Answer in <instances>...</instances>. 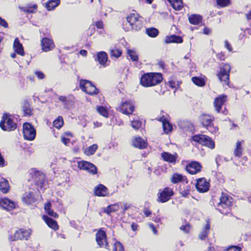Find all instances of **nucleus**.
<instances>
[{
    "label": "nucleus",
    "instance_id": "3",
    "mask_svg": "<svg viewBox=\"0 0 251 251\" xmlns=\"http://www.w3.org/2000/svg\"><path fill=\"white\" fill-rule=\"evenodd\" d=\"M231 203V198L228 197L226 194L222 193L220 198V201L215 206L217 207L216 209L221 213L227 214L229 212Z\"/></svg>",
    "mask_w": 251,
    "mask_h": 251
},
{
    "label": "nucleus",
    "instance_id": "29",
    "mask_svg": "<svg viewBox=\"0 0 251 251\" xmlns=\"http://www.w3.org/2000/svg\"><path fill=\"white\" fill-rule=\"evenodd\" d=\"M165 41L167 44L172 43H181L183 42V39L182 37L178 35H172L170 36H166L165 39Z\"/></svg>",
    "mask_w": 251,
    "mask_h": 251
},
{
    "label": "nucleus",
    "instance_id": "54",
    "mask_svg": "<svg viewBox=\"0 0 251 251\" xmlns=\"http://www.w3.org/2000/svg\"><path fill=\"white\" fill-rule=\"evenodd\" d=\"M240 247L235 246H232L228 248L226 251H240Z\"/></svg>",
    "mask_w": 251,
    "mask_h": 251
},
{
    "label": "nucleus",
    "instance_id": "30",
    "mask_svg": "<svg viewBox=\"0 0 251 251\" xmlns=\"http://www.w3.org/2000/svg\"><path fill=\"white\" fill-rule=\"evenodd\" d=\"M22 110L25 116H30L32 115V110L30 104L27 100H24L22 103Z\"/></svg>",
    "mask_w": 251,
    "mask_h": 251
},
{
    "label": "nucleus",
    "instance_id": "61",
    "mask_svg": "<svg viewBox=\"0 0 251 251\" xmlns=\"http://www.w3.org/2000/svg\"><path fill=\"white\" fill-rule=\"evenodd\" d=\"M96 26L99 29H101L103 28V24L102 21H98L96 23Z\"/></svg>",
    "mask_w": 251,
    "mask_h": 251
},
{
    "label": "nucleus",
    "instance_id": "20",
    "mask_svg": "<svg viewBox=\"0 0 251 251\" xmlns=\"http://www.w3.org/2000/svg\"><path fill=\"white\" fill-rule=\"evenodd\" d=\"M0 206L3 209L7 210H11L13 209L16 206L15 203L8 198H3L0 199Z\"/></svg>",
    "mask_w": 251,
    "mask_h": 251
},
{
    "label": "nucleus",
    "instance_id": "55",
    "mask_svg": "<svg viewBox=\"0 0 251 251\" xmlns=\"http://www.w3.org/2000/svg\"><path fill=\"white\" fill-rule=\"evenodd\" d=\"M35 75L40 79H42L45 78V75L40 71H36L35 72Z\"/></svg>",
    "mask_w": 251,
    "mask_h": 251
},
{
    "label": "nucleus",
    "instance_id": "26",
    "mask_svg": "<svg viewBox=\"0 0 251 251\" xmlns=\"http://www.w3.org/2000/svg\"><path fill=\"white\" fill-rule=\"evenodd\" d=\"M22 200L24 202L28 205L34 203L36 201L32 192H25L22 197Z\"/></svg>",
    "mask_w": 251,
    "mask_h": 251
},
{
    "label": "nucleus",
    "instance_id": "33",
    "mask_svg": "<svg viewBox=\"0 0 251 251\" xmlns=\"http://www.w3.org/2000/svg\"><path fill=\"white\" fill-rule=\"evenodd\" d=\"M182 181H186V183H187V178L182 175L178 173H174L172 175L171 179V181L172 183L176 184Z\"/></svg>",
    "mask_w": 251,
    "mask_h": 251
},
{
    "label": "nucleus",
    "instance_id": "59",
    "mask_svg": "<svg viewBox=\"0 0 251 251\" xmlns=\"http://www.w3.org/2000/svg\"><path fill=\"white\" fill-rule=\"evenodd\" d=\"M150 228L152 230V232L154 234H157V230L155 228L154 225L152 223H149L148 224Z\"/></svg>",
    "mask_w": 251,
    "mask_h": 251
},
{
    "label": "nucleus",
    "instance_id": "8",
    "mask_svg": "<svg viewBox=\"0 0 251 251\" xmlns=\"http://www.w3.org/2000/svg\"><path fill=\"white\" fill-rule=\"evenodd\" d=\"M193 140L211 149L215 148V142L209 136L205 135H195L192 137Z\"/></svg>",
    "mask_w": 251,
    "mask_h": 251
},
{
    "label": "nucleus",
    "instance_id": "5",
    "mask_svg": "<svg viewBox=\"0 0 251 251\" xmlns=\"http://www.w3.org/2000/svg\"><path fill=\"white\" fill-rule=\"evenodd\" d=\"M0 127L4 131H11L17 128V124L13 122L11 115L4 113L0 122Z\"/></svg>",
    "mask_w": 251,
    "mask_h": 251
},
{
    "label": "nucleus",
    "instance_id": "36",
    "mask_svg": "<svg viewBox=\"0 0 251 251\" xmlns=\"http://www.w3.org/2000/svg\"><path fill=\"white\" fill-rule=\"evenodd\" d=\"M210 228V225L209 223H207L205 226L203 227L202 231L199 234V238L201 240H203L205 239L207 237L209 230Z\"/></svg>",
    "mask_w": 251,
    "mask_h": 251
},
{
    "label": "nucleus",
    "instance_id": "53",
    "mask_svg": "<svg viewBox=\"0 0 251 251\" xmlns=\"http://www.w3.org/2000/svg\"><path fill=\"white\" fill-rule=\"evenodd\" d=\"M59 100L63 103V105L66 107L68 105V101L67 100V98L65 96H61L58 98Z\"/></svg>",
    "mask_w": 251,
    "mask_h": 251
},
{
    "label": "nucleus",
    "instance_id": "1",
    "mask_svg": "<svg viewBox=\"0 0 251 251\" xmlns=\"http://www.w3.org/2000/svg\"><path fill=\"white\" fill-rule=\"evenodd\" d=\"M143 27V18L136 13L130 14L127 16L126 21L123 23V27L125 31L130 29L138 31Z\"/></svg>",
    "mask_w": 251,
    "mask_h": 251
},
{
    "label": "nucleus",
    "instance_id": "40",
    "mask_svg": "<svg viewBox=\"0 0 251 251\" xmlns=\"http://www.w3.org/2000/svg\"><path fill=\"white\" fill-rule=\"evenodd\" d=\"M97 149L98 145L97 144H93L85 149L84 153L87 155H93L95 153Z\"/></svg>",
    "mask_w": 251,
    "mask_h": 251
},
{
    "label": "nucleus",
    "instance_id": "63",
    "mask_svg": "<svg viewBox=\"0 0 251 251\" xmlns=\"http://www.w3.org/2000/svg\"><path fill=\"white\" fill-rule=\"evenodd\" d=\"M144 213L146 217H149L151 214V212L147 209H145L144 210Z\"/></svg>",
    "mask_w": 251,
    "mask_h": 251
},
{
    "label": "nucleus",
    "instance_id": "57",
    "mask_svg": "<svg viewBox=\"0 0 251 251\" xmlns=\"http://www.w3.org/2000/svg\"><path fill=\"white\" fill-rule=\"evenodd\" d=\"M0 25L4 27V28H8V25L7 22L3 19H2L1 17H0Z\"/></svg>",
    "mask_w": 251,
    "mask_h": 251
},
{
    "label": "nucleus",
    "instance_id": "39",
    "mask_svg": "<svg viewBox=\"0 0 251 251\" xmlns=\"http://www.w3.org/2000/svg\"><path fill=\"white\" fill-rule=\"evenodd\" d=\"M147 34L151 37H155L159 34L158 30L155 27L148 28L146 30Z\"/></svg>",
    "mask_w": 251,
    "mask_h": 251
},
{
    "label": "nucleus",
    "instance_id": "51",
    "mask_svg": "<svg viewBox=\"0 0 251 251\" xmlns=\"http://www.w3.org/2000/svg\"><path fill=\"white\" fill-rule=\"evenodd\" d=\"M142 123L138 120H133L131 122V126L132 127L135 129H138L141 127Z\"/></svg>",
    "mask_w": 251,
    "mask_h": 251
},
{
    "label": "nucleus",
    "instance_id": "58",
    "mask_svg": "<svg viewBox=\"0 0 251 251\" xmlns=\"http://www.w3.org/2000/svg\"><path fill=\"white\" fill-rule=\"evenodd\" d=\"M225 47L226 49H227V50L229 51H230V52L232 51V47H231V45L230 44V43L227 40H226L225 41Z\"/></svg>",
    "mask_w": 251,
    "mask_h": 251
},
{
    "label": "nucleus",
    "instance_id": "35",
    "mask_svg": "<svg viewBox=\"0 0 251 251\" xmlns=\"http://www.w3.org/2000/svg\"><path fill=\"white\" fill-rule=\"evenodd\" d=\"M120 209V205L119 203L111 204L108 206L107 207L104 208L103 212L107 213L108 215H110L112 212H115Z\"/></svg>",
    "mask_w": 251,
    "mask_h": 251
},
{
    "label": "nucleus",
    "instance_id": "22",
    "mask_svg": "<svg viewBox=\"0 0 251 251\" xmlns=\"http://www.w3.org/2000/svg\"><path fill=\"white\" fill-rule=\"evenodd\" d=\"M132 145L137 148L143 149L147 147V143L140 137H134L132 139Z\"/></svg>",
    "mask_w": 251,
    "mask_h": 251
},
{
    "label": "nucleus",
    "instance_id": "49",
    "mask_svg": "<svg viewBox=\"0 0 251 251\" xmlns=\"http://www.w3.org/2000/svg\"><path fill=\"white\" fill-rule=\"evenodd\" d=\"M217 4L221 7H226L230 4V0H217Z\"/></svg>",
    "mask_w": 251,
    "mask_h": 251
},
{
    "label": "nucleus",
    "instance_id": "37",
    "mask_svg": "<svg viewBox=\"0 0 251 251\" xmlns=\"http://www.w3.org/2000/svg\"><path fill=\"white\" fill-rule=\"evenodd\" d=\"M60 3V0H50L46 4V7L48 10H51L57 7Z\"/></svg>",
    "mask_w": 251,
    "mask_h": 251
},
{
    "label": "nucleus",
    "instance_id": "11",
    "mask_svg": "<svg viewBox=\"0 0 251 251\" xmlns=\"http://www.w3.org/2000/svg\"><path fill=\"white\" fill-rule=\"evenodd\" d=\"M31 230L30 229H20V230H17L14 233L13 236H11L9 237V240L10 242L14 241L17 240H28L30 234Z\"/></svg>",
    "mask_w": 251,
    "mask_h": 251
},
{
    "label": "nucleus",
    "instance_id": "12",
    "mask_svg": "<svg viewBox=\"0 0 251 251\" xmlns=\"http://www.w3.org/2000/svg\"><path fill=\"white\" fill-rule=\"evenodd\" d=\"M78 167L82 170L86 171L92 175H96L97 174V168L93 164L86 161H80L77 162Z\"/></svg>",
    "mask_w": 251,
    "mask_h": 251
},
{
    "label": "nucleus",
    "instance_id": "34",
    "mask_svg": "<svg viewBox=\"0 0 251 251\" xmlns=\"http://www.w3.org/2000/svg\"><path fill=\"white\" fill-rule=\"evenodd\" d=\"M37 9L36 4H28L27 5L21 8V10L26 13H34Z\"/></svg>",
    "mask_w": 251,
    "mask_h": 251
},
{
    "label": "nucleus",
    "instance_id": "48",
    "mask_svg": "<svg viewBox=\"0 0 251 251\" xmlns=\"http://www.w3.org/2000/svg\"><path fill=\"white\" fill-rule=\"evenodd\" d=\"M122 54L121 50L118 49H114L110 50L111 56L116 58L119 57Z\"/></svg>",
    "mask_w": 251,
    "mask_h": 251
},
{
    "label": "nucleus",
    "instance_id": "44",
    "mask_svg": "<svg viewBox=\"0 0 251 251\" xmlns=\"http://www.w3.org/2000/svg\"><path fill=\"white\" fill-rule=\"evenodd\" d=\"M190 188L189 186L180 187L179 189V193L183 197H187L190 194Z\"/></svg>",
    "mask_w": 251,
    "mask_h": 251
},
{
    "label": "nucleus",
    "instance_id": "32",
    "mask_svg": "<svg viewBox=\"0 0 251 251\" xmlns=\"http://www.w3.org/2000/svg\"><path fill=\"white\" fill-rule=\"evenodd\" d=\"M188 19L191 24L197 25L202 22V17L199 14H192L189 17Z\"/></svg>",
    "mask_w": 251,
    "mask_h": 251
},
{
    "label": "nucleus",
    "instance_id": "62",
    "mask_svg": "<svg viewBox=\"0 0 251 251\" xmlns=\"http://www.w3.org/2000/svg\"><path fill=\"white\" fill-rule=\"evenodd\" d=\"M61 141L63 144H64L65 145H67L70 142V139L67 138L65 137H61Z\"/></svg>",
    "mask_w": 251,
    "mask_h": 251
},
{
    "label": "nucleus",
    "instance_id": "10",
    "mask_svg": "<svg viewBox=\"0 0 251 251\" xmlns=\"http://www.w3.org/2000/svg\"><path fill=\"white\" fill-rule=\"evenodd\" d=\"M31 171V173H33V177L35 180V185L38 187V191L43 190L46 182L45 174L35 169H32Z\"/></svg>",
    "mask_w": 251,
    "mask_h": 251
},
{
    "label": "nucleus",
    "instance_id": "43",
    "mask_svg": "<svg viewBox=\"0 0 251 251\" xmlns=\"http://www.w3.org/2000/svg\"><path fill=\"white\" fill-rule=\"evenodd\" d=\"M241 141H238L236 143V148L234 150V154L235 156L240 157L242 153V149L241 148Z\"/></svg>",
    "mask_w": 251,
    "mask_h": 251
},
{
    "label": "nucleus",
    "instance_id": "31",
    "mask_svg": "<svg viewBox=\"0 0 251 251\" xmlns=\"http://www.w3.org/2000/svg\"><path fill=\"white\" fill-rule=\"evenodd\" d=\"M160 122H162V126L164 131L165 133H169L171 132L173 129V126L172 125L163 117L160 118L159 119Z\"/></svg>",
    "mask_w": 251,
    "mask_h": 251
},
{
    "label": "nucleus",
    "instance_id": "19",
    "mask_svg": "<svg viewBox=\"0 0 251 251\" xmlns=\"http://www.w3.org/2000/svg\"><path fill=\"white\" fill-rule=\"evenodd\" d=\"M42 49L44 51H48L54 48L53 41L48 38H43L41 40Z\"/></svg>",
    "mask_w": 251,
    "mask_h": 251
},
{
    "label": "nucleus",
    "instance_id": "9",
    "mask_svg": "<svg viewBox=\"0 0 251 251\" xmlns=\"http://www.w3.org/2000/svg\"><path fill=\"white\" fill-rule=\"evenodd\" d=\"M23 135L25 139L29 141L33 140L36 136V130L29 123H25L23 125Z\"/></svg>",
    "mask_w": 251,
    "mask_h": 251
},
{
    "label": "nucleus",
    "instance_id": "23",
    "mask_svg": "<svg viewBox=\"0 0 251 251\" xmlns=\"http://www.w3.org/2000/svg\"><path fill=\"white\" fill-rule=\"evenodd\" d=\"M96 60L98 61L99 64L103 67H106L108 65L107 62L108 61V56L107 53L104 51H100L97 53Z\"/></svg>",
    "mask_w": 251,
    "mask_h": 251
},
{
    "label": "nucleus",
    "instance_id": "60",
    "mask_svg": "<svg viewBox=\"0 0 251 251\" xmlns=\"http://www.w3.org/2000/svg\"><path fill=\"white\" fill-rule=\"evenodd\" d=\"M6 165L4 159L0 153V167H3Z\"/></svg>",
    "mask_w": 251,
    "mask_h": 251
},
{
    "label": "nucleus",
    "instance_id": "47",
    "mask_svg": "<svg viewBox=\"0 0 251 251\" xmlns=\"http://www.w3.org/2000/svg\"><path fill=\"white\" fill-rule=\"evenodd\" d=\"M172 7L176 10H180L183 7L182 0H177L171 3Z\"/></svg>",
    "mask_w": 251,
    "mask_h": 251
},
{
    "label": "nucleus",
    "instance_id": "28",
    "mask_svg": "<svg viewBox=\"0 0 251 251\" xmlns=\"http://www.w3.org/2000/svg\"><path fill=\"white\" fill-rule=\"evenodd\" d=\"M43 217L46 223L51 228L54 230L58 229V226L56 221L53 220L52 219L46 215H44Z\"/></svg>",
    "mask_w": 251,
    "mask_h": 251
},
{
    "label": "nucleus",
    "instance_id": "42",
    "mask_svg": "<svg viewBox=\"0 0 251 251\" xmlns=\"http://www.w3.org/2000/svg\"><path fill=\"white\" fill-rule=\"evenodd\" d=\"M127 53L133 61L138 60V55L135 50L127 49Z\"/></svg>",
    "mask_w": 251,
    "mask_h": 251
},
{
    "label": "nucleus",
    "instance_id": "24",
    "mask_svg": "<svg viewBox=\"0 0 251 251\" xmlns=\"http://www.w3.org/2000/svg\"><path fill=\"white\" fill-rule=\"evenodd\" d=\"M94 194L99 197H105L107 195V188L102 184H99L94 188Z\"/></svg>",
    "mask_w": 251,
    "mask_h": 251
},
{
    "label": "nucleus",
    "instance_id": "18",
    "mask_svg": "<svg viewBox=\"0 0 251 251\" xmlns=\"http://www.w3.org/2000/svg\"><path fill=\"white\" fill-rule=\"evenodd\" d=\"M196 187L197 190L201 193L206 192L209 190V183L204 178H200L197 180Z\"/></svg>",
    "mask_w": 251,
    "mask_h": 251
},
{
    "label": "nucleus",
    "instance_id": "6",
    "mask_svg": "<svg viewBox=\"0 0 251 251\" xmlns=\"http://www.w3.org/2000/svg\"><path fill=\"white\" fill-rule=\"evenodd\" d=\"M230 69V66L228 64H222L220 67V70L217 75L223 85H228Z\"/></svg>",
    "mask_w": 251,
    "mask_h": 251
},
{
    "label": "nucleus",
    "instance_id": "13",
    "mask_svg": "<svg viewBox=\"0 0 251 251\" xmlns=\"http://www.w3.org/2000/svg\"><path fill=\"white\" fill-rule=\"evenodd\" d=\"M173 195V190L170 188L166 187L162 191H161V190H159V192L158 194L157 201L162 203L167 202Z\"/></svg>",
    "mask_w": 251,
    "mask_h": 251
},
{
    "label": "nucleus",
    "instance_id": "41",
    "mask_svg": "<svg viewBox=\"0 0 251 251\" xmlns=\"http://www.w3.org/2000/svg\"><path fill=\"white\" fill-rule=\"evenodd\" d=\"M192 81L195 84L200 87L203 86L205 84L204 80L200 77H193Z\"/></svg>",
    "mask_w": 251,
    "mask_h": 251
},
{
    "label": "nucleus",
    "instance_id": "17",
    "mask_svg": "<svg viewBox=\"0 0 251 251\" xmlns=\"http://www.w3.org/2000/svg\"><path fill=\"white\" fill-rule=\"evenodd\" d=\"M201 165L197 161H193L186 166V171L190 174L194 175L201 171Z\"/></svg>",
    "mask_w": 251,
    "mask_h": 251
},
{
    "label": "nucleus",
    "instance_id": "64",
    "mask_svg": "<svg viewBox=\"0 0 251 251\" xmlns=\"http://www.w3.org/2000/svg\"><path fill=\"white\" fill-rule=\"evenodd\" d=\"M210 32H211L210 29L208 28H207V27H205L203 29V33L204 34L208 35V34H210Z\"/></svg>",
    "mask_w": 251,
    "mask_h": 251
},
{
    "label": "nucleus",
    "instance_id": "16",
    "mask_svg": "<svg viewBox=\"0 0 251 251\" xmlns=\"http://www.w3.org/2000/svg\"><path fill=\"white\" fill-rule=\"evenodd\" d=\"M227 100V96L226 95H221L216 98L213 104L215 111L217 113H220L221 111L222 107H223L225 102Z\"/></svg>",
    "mask_w": 251,
    "mask_h": 251
},
{
    "label": "nucleus",
    "instance_id": "45",
    "mask_svg": "<svg viewBox=\"0 0 251 251\" xmlns=\"http://www.w3.org/2000/svg\"><path fill=\"white\" fill-rule=\"evenodd\" d=\"M97 111L100 115L104 117L107 118L108 117V112L107 109L102 106H98L97 107Z\"/></svg>",
    "mask_w": 251,
    "mask_h": 251
},
{
    "label": "nucleus",
    "instance_id": "38",
    "mask_svg": "<svg viewBox=\"0 0 251 251\" xmlns=\"http://www.w3.org/2000/svg\"><path fill=\"white\" fill-rule=\"evenodd\" d=\"M51 203L50 202H47L45 204V210H46L47 214L50 216L53 217L54 218H56L58 217V215L56 213L54 212L53 210L50 208Z\"/></svg>",
    "mask_w": 251,
    "mask_h": 251
},
{
    "label": "nucleus",
    "instance_id": "2",
    "mask_svg": "<svg viewBox=\"0 0 251 251\" xmlns=\"http://www.w3.org/2000/svg\"><path fill=\"white\" fill-rule=\"evenodd\" d=\"M162 79L163 77L160 73H148L142 75L140 84L144 87H151L158 84Z\"/></svg>",
    "mask_w": 251,
    "mask_h": 251
},
{
    "label": "nucleus",
    "instance_id": "7",
    "mask_svg": "<svg viewBox=\"0 0 251 251\" xmlns=\"http://www.w3.org/2000/svg\"><path fill=\"white\" fill-rule=\"evenodd\" d=\"M80 88L90 95H96L99 93V90L92 83L88 80L82 79L79 82Z\"/></svg>",
    "mask_w": 251,
    "mask_h": 251
},
{
    "label": "nucleus",
    "instance_id": "50",
    "mask_svg": "<svg viewBox=\"0 0 251 251\" xmlns=\"http://www.w3.org/2000/svg\"><path fill=\"white\" fill-rule=\"evenodd\" d=\"M114 251H124L123 245L120 242H116L114 245Z\"/></svg>",
    "mask_w": 251,
    "mask_h": 251
},
{
    "label": "nucleus",
    "instance_id": "27",
    "mask_svg": "<svg viewBox=\"0 0 251 251\" xmlns=\"http://www.w3.org/2000/svg\"><path fill=\"white\" fill-rule=\"evenodd\" d=\"M13 48L15 51L18 54H20L21 56H24L25 55L24 48L18 38H16L15 39L13 44Z\"/></svg>",
    "mask_w": 251,
    "mask_h": 251
},
{
    "label": "nucleus",
    "instance_id": "14",
    "mask_svg": "<svg viewBox=\"0 0 251 251\" xmlns=\"http://www.w3.org/2000/svg\"><path fill=\"white\" fill-rule=\"evenodd\" d=\"M106 234L103 230H99L96 234V240L100 247H104L108 249V245L106 239Z\"/></svg>",
    "mask_w": 251,
    "mask_h": 251
},
{
    "label": "nucleus",
    "instance_id": "56",
    "mask_svg": "<svg viewBox=\"0 0 251 251\" xmlns=\"http://www.w3.org/2000/svg\"><path fill=\"white\" fill-rule=\"evenodd\" d=\"M119 204L120 205V209L121 208L123 210V213H125L129 208V206L126 203L123 205L122 203L120 202Z\"/></svg>",
    "mask_w": 251,
    "mask_h": 251
},
{
    "label": "nucleus",
    "instance_id": "46",
    "mask_svg": "<svg viewBox=\"0 0 251 251\" xmlns=\"http://www.w3.org/2000/svg\"><path fill=\"white\" fill-rule=\"evenodd\" d=\"M63 119L61 116H58L53 122V126L57 128H60L63 125Z\"/></svg>",
    "mask_w": 251,
    "mask_h": 251
},
{
    "label": "nucleus",
    "instance_id": "25",
    "mask_svg": "<svg viewBox=\"0 0 251 251\" xmlns=\"http://www.w3.org/2000/svg\"><path fill=\"white\" fill-rule=\"evenodd\" d=\"M10 185L8 181L3 177H0V192L3 194H7L10 190Z\"/></svg>",
    "mask_w": 251,
    "mask_h": 251
},
{
    "label": "nucleus",
    "instance_id": "15",
    "mask_svg": "<svg viewBox=\"0 0 251 251\" xmlns=\"http://www.w3.org/2000/svg\"><path fill=\"white\" fill-rule=\"evenodd\" d=\"M120 111L126 115L131 114L134 110V106L131 100L123 102L120 106Z\"/></svg>",
    "mask_w": 251,
    "mask_h": 251
},
{
    "label": "nucleus",
    "instance_id": "4",
    "mask_svg": "<svg viewBox=\"0 0 251 251\" xmlns=\"http://www.w3.org/2000/svg\"><path fill=\"white\" fill-rule=\"evenodd\" d=\"M214 120V117L210 115L203 114L200 117V121L202 126L212 133H215L218 130V127L214 126L213 124Z\"/></svg>",
    "mask_w": 251,
    "mask_h": 251
},
{
    "label": "nucleus",
    "instance_id": "21",
    "mask_svg": "<svg viewBox=\"0 0 251 251\" xmlns=\"http://www.w3.org/2000/svg\"><path fill=\"white\" fill-rule=\"evenodd\" d=\"M161 155L163 160L172 164L176 163V160L178 157L176 153L171 154L168 152H163L161 153Z\"/></svg>",
    "mask_w": 251,
    "mask_h": 251
},
{
    "label": "nucleus",
    "instance_id": "52",
    "mask_svg": "<svg viewBox=\"0 0 251 251\" xmlns=\"http://www.w3.org/2000/svg\"><path fill=\"white\" fill-rule=\"evenodd\" d=\"M180 229L184 232L187 233L189 232L190 229V225L189 224H186L185 225H182L180 227Z\"/></svg>",
    "mask_w": 251,
    "mask_h": 251
}]
</instances>
